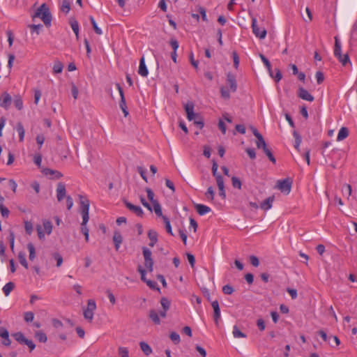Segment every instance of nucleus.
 <instances>
[{"label": "nucleus", "mask_w": 357, "mask_h": 357, "mask_svg": "<svg viewBox=\"0 0 357 357\" xmlns=\"http://www.w3.org/2000/svg\"><path fill=\"white\" fill-rule=\"evenodd\" d=\"M79 204H80V213L82 216V222L81 223V232L84 235L85 240L86 242L89 241V231L86 227V223L89 219V200L83 195H79Z\"/></svg>", "instance_id": "1"}, {"label": "nucleus", "mask_w": 357, "mask_h": 357, "mask_svg": "<svg viewBox=\"0 0 357 357\" xmlns=\"http://www.w3.org/2000/svg\"><path fill=\"white\" fill-rule=\"evenodd\" d=\"M35 17L40 18L47 26H50L52 17L50 9L46 3H43L36 10L34 15H33V18Z\"/></svg>", "instance_id": "2"}, {"label": "nucleus", "mask_w": 357, "mask_h": 357, "mask_svg": "<svg viewBox=\"0 0 357 357\" xmlns=\"http://www.w3.org/2000/svg\"><path fill=\"white\" fill-rule=\"evenodd\" d=\"M342 47L341 43L340 42L339 38L337 36L335 37V47H334V56L337 58L339 61L342 64V66H346L347 63H351L349 55L345 54L344 55L342 54Z\"/></svg>", "instance_id": "3"}, {"label": "nucleus", "mask_w": 357, "mask_h": 357, "mask_svg": "<svg viewBox=\"0 0 357 357\" xmlns=\"http://www.w3.org/2000/svg\"><path fill=\"white\" fill-rule=\"evenodd\" d=\"M142 254L144 259V266L149 272L153 270V259L151 251L146 247H142Z\"/></svg>", "instance_id": "4"}, {"label": "nucleus", "mask_w": 357, "mask_h": 357, "mask_svg": "<svg viewBox=\"0 0 357 357\" xmlns=\"http://www.w3.org/2000/svg\"><path fill=\"white\" fill-rule=\"evenodd\" d=\"M292 180L289 178L278 180L276 188L285 195H289L291 192Z\"/></svg>", "instance_id": "5"}, {"label": "nucleus", "mask_w": 357, "mask_h": 357, "mask_svg": "<svg viewBox=\"0 0 357 357\" xmlns=\"http://www.w3.org/2000/svg\"><path fill=\"white\" fill-rule=\"evenodd\" d=\"M96 309V304L94 300H88L87 307L84 310V317L89 321L93 319V312Z\"/></svg>", "instance_id": "6"}, {"label": "nucleus", "mask_w": 357, "mask_h": 357, "mask_svg": "<svg viewBox=\"0 0 357 357\" xmlns=\"http://www.w3.org/2000/svg\"><path fill=\"white\" fill-rule=\"evenodd\" d=\"M116 86L119 92L120 96H121V100L119 102V107L121 109L123 114L125 116H127L128 115V111L126 105V102L124 96V93L122 87L121 86L120 84L116 83Z\"/></svg>", "instance_id": "7"}, {"label": "nucleus", "mask_w": 357, "mask_h": 357, "mask_svg": "<svg viewBox=\"0 0 357 357\" xmlns=\"http://www.w3.org/2000/svg\"><path fill=\"white\" fill-rule=\"evenodd\" d=\"M252 29L253 33L260 39H263L266 36V30L264 28H259L257 24V20L252 18Z\"/></svg>", "instance_id": "8"}, {"label": "nucleus", "mask_w": 357, "mask_h": 357, "mask_svg": "<svg viewBox=\"0 0 357 357\" xmlns=\"http://www.w3.org/2000/svg\"><path fill=\"white\" fill-rule=\"evenodd\" d=\"M123 202L128 209H129L130 211L135 213L137 216L141 217V218L143 217L144 211L140 206H135V205L131 204L130 202H129L126 199H123Z\"/></svg>", "instance_id": "9"}, {"label": "nucleus", "mask_w": 357, "mask_h": 357, "mask_svg": "<svg viewBox=\"0 0 357 357\" xmlns=\"http://www.w3.org/2000/svg\"><path fill=\"white\" fill-rule=\"evenodd\" d=\"M12 102V98L7 92H3L0 96V107L7 109Z\"/></svg>", "instance_id": "10"}, {"label": "nucleus", "mask_w": 357, "mask_h": 357, "mask_svg": "<svg viewBox=\"0 0 357 357\" xmlns=\"http://www.w3.org/2000/svg\"><path fill=\"white\" fill-rule=\"evenodd\" d=\"M227 84L229 85L230 91L234 93L237 90V82L235 75L228 73L227 75Z\"/></svg>", "instance_id": "11"}, {"label": "nucleus", "mask_w": 357, "mask_h": 357, "mask_svg": "<svg viewBox=\"0 0 357 357\" xmlns=\"http://www.w3.org/2000/svg\"><path fill=\"white\" fill-rule=\"evenodd\" d=\"M211 306L213 309V319L215 324L218 326L219 319H220V309L219 307V303L217 300L211 301Z\"/></svg>", "instance_id": "12"}, {"label": "nucleus", "mask_w": 357, "mask_h": 357, "mask_svg": "<svg viewBox=\"0 0 357 357\" xmlns=\"http://www.w3.org/2000/svg\"><path fill=\"white\" fill-rule=\"evenodd\" d=\"M66 190L63 183H59L56 188V198L59 202L62 201L66 197Z\"/></svg>", "instance_id": "13"}, {"label": "nucleus", "mask_w": 357, "mask_h": 357, "mask_svg": "<svg viewBox=\"0 0 357 357\" xmlns=\"http://www.w3.org/2000/svg\"><path fill=\"white\" fill-rule=\"evenodd\" d=\"M298 96L303 100L310 102H312L314 100V97L303 87H299L298 91Z\"/></svg>", "instance_id": "14"}, {"label": "nucleus", "mask_w": 357, "mask_h": 357, "mask_svg": "<svg viewBox=\"0 0 357 357\" xmlns=\"http://www.w3.org/2000/svg\"><path fill=\"white\" fill-rule=\"evenodd\" d=\"M42 172L46 176H51L52 178L59 179L63 176L61 172L57 170H53L50 168H44Z\"/></svg>", "instance_id": "15"}, {"label": "nucleus", "mask_w": 357, "mask_h": 357, "mask_svg": "<svg viewBox=\"0 0 357 357\" xmlns=\"http://www.w3.org/2000/svg\"><path fill=\"white\" fill-rule=\"evenodd\" d=\"M138 73L142 77H146L149 74V71L145 63L144 56H142L140 59Z\"/></svg>", "instance_id": "16"}, {"label": "nucleus", "mask_w": 357, "mask_h": 357, "mask_svg": "<svg viewBox=\"0 0 357 357\" xmlns=\"http://www.w3.org/2000/svg\"><path fill=\"white\" fill-rule=\"evenodd\" d=\"M216 182L219 190V195L224 199L226 197V192L225 190L223 177L218 176Z\"/></svg>", "instance_id": "17"}, {"label": "nucleus", "mask_w": 357, "mask_h": 357, "mask_svg": "<svg viewBox=\"0 0 357 357\" xmlns=\"http://www.w3.org/2000/svg\"><path fill=\"white\" fill-rule=\"evenodd\" d=\"M113 241L114 243L115 250L116 251H118L120 248V245L121 244V243L123 241V237H122V235L121 234L120 231H115L114 232Z\"/></svg>", "instance_id": "18"}, {"label": "nucleus", "mask_w": 357, "mask_h": 357, "mask_svg": "<svg viewBox=\"0 0 357 357\" xmlns=\"http://www.w3.org/2000/svg\"><path fill=\"white\" fill-rule=\"evenodd\" d=\"M195 207L200 215H204L211 211L210 207L201 204H195Z\"/></svg>", "instance_id": "19"}, {"label": "nucleus", "mask_w": 357, "mask_h": 357, "mask_svg": "<svg viewBox=\"0 0 357 357\" xmlns=\"http://www.w3.org/2000/svg\"><path fill=\"white\" fill-rule=\"evenodd\" d=\"M148 237L150 240V243L149 245L150 247H153L158 241V234L154 230H149L148 232Z\"/></svg>", "instance_id": "20"}, {"label": "nucleus", "mask_w": 357, "mask_h": 357, "mask_svg": "<svg viewBox=\"0 0 357 357\" xmlns=\"http://www.w3.org/2000/svg\"><path fill=\"white\" fill-rule=\"evenodd\" d=\"M274 196L268 197L260 205L261 209L266 211L272 207V204L274 201Z\"/></svg>", "instance_id": "21"}, {"label": "nucleus", "mask_w": 357, "mask_h": 357, "mask_svg": "<svg viewBox=\"0 0 357 357\" xmlns=\"http://www.w3.org/2000/svg\"><path fill=\"white\" fill-rule=\"evenodd\" d=\"M149 317L155 324L159 325L160 324L158 313L155 310L149 311Z\"/></svg>", "instance_id": "22"}, {"label": "nucleus", "mask_w": 357, "mask_h": 357, "mask_svg": "<svg viewBox=\"0 0 357 357\" xmlns=\"http://www.w3.org/2000/svg\"><path fill=\"white\" fill-rule=\"evenodd\" d=\"M16 130L19 134L20 142H23L24 138L25 130L24 126L21 122H18L16 126Z\"/></svg>", "instance_id": "23"}, {"label": "nucleus", "mask_w": 357, "mask_h": 357, "mask_svg": "<svg viewBox=\"0 0 357 357\" xmlns=\"http://www.w3.org/2000/svg\"><path fill=\"white\" fill-rule=\"evenodd\" d=\"M259 56L261 59V61H263L264 64L266 66L268 71V73L270 75L271 77H273V71H272V68H271V64L270 63V61H268V59L262 54H259Z\"/></svg>", "instance_id": "24"}, {"label": "nucleus", "mask_w": 357, "mask_h": 357, "mask_svg": "<svg viewBox=\"0 0 357 357\" xmlns=\"http://www.w3.org/2000/svg\"><path fill=\"white\" fill-rule=\"evenodd\" d=\"M13 104L18 110H21L23 108V100L21 96L16 95L14 96Z\"/></svg>", "instance_id": "25"}, {"label": "nucleus", "mask_w": 357, "mask_h": 357, "mask_svg": "<svg viewBox=\"0 0 357 357\" xmlns=\"http://www.w3.org/2000/svg\"><path fill=\"white\" fill-rule=\"evenodd\" d=\"M349 135V130L346 127H342L339 130V132L337 134V140L341 141L344 139L346 137H347Z\"/></svg>", "instance_id": "26"}, {"label": "nucleus", "mask_w": 357, "mask_h": 357, "mask_svg": "<svg viewBox=\"0 0 357 357\" xmlns=\"http://www.w3.org/2000/svg\"><path fill=\"white\" fill-rule=\"evenodd\" d=\"M356 32H357V20L354 22L352 26V29L350 33V43L352 44L357 41V38L356 37Z\"/></svg>", "instance_id": "27"}, {"label": "nucleus", "mask_w": 357, "mask_h": 357, "mask_svg": "<svg viewBox=\"0 0 357 357\" xmlns=\"http://www.w3.org/2000/svg\"><path fill=\"white\" fill-rule=\"evenodd\" d=\"M139 346H140L142 351L144 352V354L146 356H149L152 353V349L147 343H146L144 342H141L139 343Z\"/></svg>", "instance_id": "28"}, {"label": "nucleus", "mask_w": 357, "mask_h": 357, "mask_svg": "<svg viewBox=\"0 0 357 357\" xmlns=\"http://www.w3.org/2000/svg\"><path fill=\"white\" fill-rule=\"evenodd\" d=\"M63 65L60 61H55L53 66V73L54 74L61 73L63 70Z\"/></svg>", "instance_id": "29"}, {"label": "nucleus", "mask_w": 357, "mask_h": 357, "mask_svg": "<svg viewBox=\"0 0 357 357\" xmlns=\"http://www.w3.org/2000/svg\"><path fill=\"white\" fill-rule=\"evenodd\" d=\"M27 249L29 252V260H31V261L34 260V259L36 258V250H35V247H34L33 244L32 243H29L27 244Z\"/></svg>", "instance_id": "30"}, {"label": "nucleus", "mask_w": 357, "mask_h": 357, "mask_svg": "<svg viewBox=\"0 0 357 357\" xmlns=\"http://www.w3.org/2000/svg\"><path fill=\"white\" fill-rule=\"evenodd\" d=\"M15 288V284L12 282H9L6 283L4 287H3V291L5 294L6 296H8L10 293Z\"/></svg>", "instance_id": "31"}, {"label": "nucleus", "mask_w": 357, "mask_h": 357, "mask_svg": "<svg viewBox=\"0 0 357 357\" xmlns=\"http://www.w3.org/2000/svg\"><path fill=\"white\" fill-rule=\"evenodd\" d=\"M256 137L257 139V141L256 142V145L258 149H264L266 147H267L266 143L261 134Z\"/></svg>", "instance_id": "32"}, {"label": "nucleus", "mask_w": 357, "mask_h": 357, "mask_svg": "<svg viewBox=\"0 0 357 357\" xmlns=\"http://www.w3.org/2000/svg\"><path fill=\"white\" fill-rule=\"evenodd\" d=\"M293 135L295 138V144H294V147L295 149L297 150V151H299V147H300V145H301V143L302 142V138H301V136L296 131L294 130L293 132Z\"/></svg>", "instance_id": "33"}, {"label": "nucleus", "mask_w": 357, "mask_h": 357, "mask_svg": "<svg viewBox=\"0 0 357 357\" xmlns=\"http://www.w3.org/2000/svg\"><path fill=\"white\" fill-rule=\"evenodd\" d=\"M70 26H71V28H72L73 32L76 35L77 38H78V36H79V24H78L77 21L76 20H75V19H70Z\"/></svg>", "instance_id": "34"}, {"label": "nucleus", "mask_w": 357, "mask_h": 357, "mask_svg": "<svg viewBox=\"0 0 357 357\" xmlns=\"http://www.w3.org/2000/svg\"><path fill=\"white\" fill-rule=\"evenodd\" d=\"M18 259L22 266H23L26 269L29 268V265L24 252H20L18 253Z\"/></svg>", "instance_id": "35"}, {"label": "nucleus", "mask_w": 357, "mask_h": 357, "mask_svg": "<svg viewBox=\"0 0 357 357\" xmlns=\"http://www.w3.org/2000/svg\"><path fill=\"white\" fill-rule=\"evenodd\" d=\"M152 204H153V210H154L155 215L157 216L161 217L162 218V216H164V215H162L161 206L159 204V202H154V203H153Z\"/></svg>", "instance_id": "36"}, {"label": "nucleus", "mask_w": 357, "mask_h": 357, "mask_svg": "<svg viewBox=\"0 0 357 357\" xmlns=\"http://www.w3.org/2000/svg\"><path fill=\"white\" fill-rule=\"evenodd\" d=\"M162 220L165 223L167 232L173 236L174 234L172 232V226L169 218L167 216H162Z\"/></svg>", "instance_id": "37"}, {"label": "nucleus", "mask_w": 357, "mask_h": 357, "mask_svg": "<svg viewBox=\"0 0 357 357\" xmlns=\"http://www.w3.org/2000/svg\"><path fill=\"white\" fill-rule=\"evenodd\" d=\"M13 336L14 337L15 340L20 344H24V342L27 339L24 337V334L21 332H17V333H14V334H13Z\"/></svg>", "instance_id": "38"}, {"label": "nucleus", "mask_w": 357, "mask_h": 357, "mask_svg": "<svg viewBox=\"0 0 357 357\" xmlns=\"http://www.w3.org/2000/svg\"><path fill=\"white\" fill-rule=\"evenodd\" d=\"M52 257L56 260V266L60 267L63 263V257L59 252H53L51 254Z\"/></svg>", "instance_id": "39"}, {"label": "nucleus", "mask_w": 357, "mask_h": 357, "mask_svg": "<svg viewBox=\"0 0 357 357\" xmlns=\"http://www.w3.org/2000/svg\"><path fill=\"white\" fill-rule=\"evenodd\" d=\"M35 337L40 342H46L47 340L46 334L43 331L36 332Z\"/></svg>", "instance_id": "40"}, {"label": "nucleus", "mask_w": 357, "mask_h": 357, "mask_svg": "<svg viewBox=\"0 0 357 357\" xmlns=\"http://www.w3.org/2000/svg\"><path fill=\"white\" fill-rule=\"evenodd\" d=\"M61 11L65 13H68L70 10V3L68 0H63L62 5L61 7Z\"/></svg>", "instance_id": "41"}, {"label": "nucleus", "mask_w": 357, "mask_h": 357, "mask_svg": "<svg viewBox=\"0 0 357 357\" xmlns=\"http://www.w3.org/2000/svg\"><path fill=\"white\" fill-rule=\"evenodd\" d=\"M263 151L267 155L269 160L271 161L273 164H275L276 160H275L274 155H273L271 149L269 148H268V146H267L263 149Z\"/></svg>", "instance_id": "42"}, {"label": "nucleus", "mask_w": 357, "mask_h": 357, "mask_svg": "<svg viewBox=\"0 0 357 357\" xmlns=\"http://www.w3.org/2000/svg\"><path fill=\"white\" fill-rule=\"evenodd\" d=\"M160 304L162 310H168L170 307L171 303L168 298L162 297L160 300Z\"/></svg>", "instance_id": "43"}, {"label": "nucleus", "mask_w": 357, "mask_h": 357, "mask_svg": "<svg viewBox=\"0 0 357 357\" xmlns=\"http://www.w3.org/2000/svg\"><path fill=\"white\" fill-rule=\"evenodd\" d=\"M169 337L174 344H178L181 341L180 335L176 332H172L169 334Z\"/></svg>", "instance_id": "44"}, {"label": "nucleus", "mask_w": 357, "mask_h": 357, "mask_svg": "<svg viewBox=\"0 0 357 357\" xmlns=\"http://www.w3.org/2000/svg\"><path fill=\"white\" fill-rule=\"evenodd\" d=\"M233 335L234 337L238 338V337H246V335L241 332L239 328L236 326H234L233 329Z\"/></svg>", "instance_id": "45"}, {"label": "nucleus", "mask_w": 357, "mask_h": 357, "mask_svg": "<svg viewBox=\"0 0 357 357\" xmlns=\"http://www.w3.org/2000/svg\"><path fill=\"white\" fill-rule=\"evenodd\" d=\"M149 287L153 290H157L160 292V289L158 287L157 283L155 281H152L151 280H147L145 282Z\"/></svg>", "instance_id": "46"}, {"label": "nucleus", "mask_w": 357, "mask_h": 357, "mask_svg": "<svg viewBox=\"0 0 357 357\" xmlns=\"http://www.w3.org/2000/svg\"><path fill=\"white\" fill-rule=\"evenodd\" d=\"M214 190L212 186L208 188L207 191L205 193L206 197L211 201H213L214 199Z\"/></svg>", "instance_id": "47"}, {"label": "nucleus", "mask_w": 357, "mask_h": 357, "mask_svg": "<svg viewBox=\"0 0 357 357\" xmlns=\"http://www.w3.org/2000/svg\"><path fill=\"white\" fill-rule=\"evenodd\" d=\"M89 20L92 24V26H93V28L95 31V32L98 34V35H101L102 34V31L101 29L98 26L94 18L92 17V16H90L89 17Z\"/></svg>", "instance_id": "48"}, {"label": "nucleus", "mask_w": 357, "mask_h": 357, "mask_svg": "<svg viewBox=\"0 0 357 357\" xmlns=\"http://www.w3.org/2000/svg\"><path fill=\"white\" fill-rule=\"evenodd\" d=\"M231 183H232V186L234 188H238V189H241V181H240V179L236 176H233L231 178Z\"/></svg>", "instance_id": "49"}, {"label": "nucleus", "mask_w": 357, "mask_h": 357, "mask_svg": "<svg viewBox=\"0 0 357 357\" xmlns=\"http://www.w3.org/2000/svg\"><path fill=\"white\" fill-rule=\"evenodd\" d=\"M193 121H194V124L196 125L198 128H199V129L203 128V127L204 126V123L203 119L200 116H198Z\"/></svg>", "instance_id": "50"}, {"label": "nucleus", "mask_w": 357, "mask_h": 357, "mask_svg": "<svg viewBox=\"0 0 357 357\" xmlns=\"http://www.w3.org/2000/svg\"><path fill=\"white\" fill-rule=\"evenodd\" d=\"M137 271L141 275V280L143 282H146V281L147 280V279L146 278V269H144L141 265H139L137 267Z\"/></svg>", "instance_id": "51"}, {"label": "nucleus", "mask_w": 357, "mask_h": 357, "mask_svg": "<svg viewBox=\"0 0 357 357\" xmlns=\"http://www.w3.org/2000/svg\"><path fill=\"white\" fill-rule=\"evenodd\" d=\"M146 192L147 193V197H148L149 200L152 204L154 203V202H158V200L154 199V193H153V190L151 188H146Z\"/></svg>", "instance_id": "52"}, {"label": "nucleus", "mask_w": 357, "mask_h": 357, "mask_svg": "<svg viewBox=\"0 0 357 357\" xmlns=\"http://www.w3.org/2000/svg\"><path fill=\"white\" fill-rule=\"evenodd\" d=\"M44 229L47 234H50L52 230V224L50 221L43 222Z\"/></svg>", "instance_id": "53"}, {"label": "nucleus", "mask_w": 357, "mask_h": 357, "mask_svg": "<svg viewBox=\"0 0 357 357\" xmlns=\"http://www.w3.org/2000/svg\"><path fill=\"white\" fill-rule=\"evenodd\" d=\"M29 27L31 29V32H36L37 35L40 33V29L43 28L42 24H29Z\"/></svg>", "instance_id": "54"}, {"label": "nucleus", "mask_w": 357, "mask_h": 357, "mask_svg": "<svg viewBox=\"0 0 357 357\" xmlns=\"http://www.w3.org/2000/svg\"><path fill=\"white\" fill-rule=\"evenodd\" d=\"M218 165L216 162L213 161L212 165V173L215 179H218V176H222L220 174L218 173Z\"/></svg>", "instance_id": "55"}, {"label": "nucleus", "mask_w": 357, "mask_h": 357, "mask_svg": "<svg viewBox=\"0 0 357 357\" xmlns=\"http://www.w3.org/2000/svg\"><path fill=\"white\" fill-rule=\"evenodd\" d=\"M119 354L121 357H130L128 349L126 347H120L119 348Z\"/></svg>", "instance_id": "56"}, {"label": "nucleus", "mask_w": 357, "mask_h": 357, "mask_svg": "<svg viewBox=\"0 0 357 357\" xmlns=\"http://www.w3.org/2000/svg\"><path fill=\"white\" fill-rule=\"evenodd\" d=\"M234 289L233 287L229 284H226L222 287V291L225 294L230 295L234 292Z\"/></svg>", "instance_id": "57"}, {"label": "nucleus", "mask_w": 357, "mask_h": 357, "mask_svg": "<svg viewBox=\"0 0 357 357\" xmlns=\"http://www.w3.org/2000/svg\"><path fill=\"white\" fill-rule=\"evenodd\" d=\"M24 229L26 231V233L29 235H30L32 233L33 231V225L31 222L25 221L24 222Z\"/></svg>", "instance_id": "58"}, {"label": "nucleus", "mask_w": 357, "mask_h": 357, "mask_svg": "<svg viewBox=\"0 0 357 357\" xmlns=\"http://www.w3.org/2000/svg\"><path fill=\"white\" fill-rule=\"evenodd\" d=\"M169 45H171V47H172L173 49V51L174 52H176V50H178V47H179V45H178V42L177 41V40L174 38H172L169 40Z\"/></svg>", "instance_id": "59"}, {"label": "nucleus", "mask_w": 357, "mask_h": 357, "mask_svg": "<svg viewBox=\"0 0 357 357\" xmlns=\"http://www.w3.org/2000/svg\"><path fill=\"white\" fill-rule=\"evenodd\" d=\"M34 314L32 312H26L24 314V321L26 322H31L33 320Z\"/></svg>", "instance_id": "60"}, {"label": "nucleus", "mask_w": 357, "mask_h": 357, "mask_svg": "<svg viewBox=\"0 0 357 357\" xmlns=\"http://www.w3.org/2000/svg\"><path fill=\"white\" fill-rule=\"evenodd\" d=\"M249 259H250V264L253 266H255V267L259 266V260L257 257H256L255 255H251V256H250Z\"/></svg>", "instance_id": "61"}, {"label": "nucleus", "mask_w": 357, "mask_h": 357, "mask_svg": "<svg viewBox=\"0 0 357 357\" xmlns=\"http://www.w3.org/2000/svg\"><path fill=\"white\" fill-rule=\"evenodd\" d=\"M229 91L227 89H225L224 86L220 88V93L222 98L225 99H229L230 98Z\"/></svg>", "instance_id": "62"}, {"label": "nucleus", "mask_w": 357, "mask_h": 357, "mask_svg": "<svg viewBox=\"0 0 357 357\" xmlns=\"http://www.w3.org/2000/svg\"><path fill=\"white\" fill-rule=\"evenodd\" d=\"M0 212L4 218H7L9 215V210L2 203L0 204Z\"/></svg>", "instance_id": "63"}, {"label": "nucleus", "mask_w": 357, "mask_h": 357, "mask_svg": "<svg viewBox=\"0 0 357 357\" xmlns=\"http://www.w3.org/2000/svg\"><path fill=\"white\" fill-rule=\"evenodd\" d=\"M33 162L38 167H40L42 162V155L40 154L35 155L33 157Z\"/></svg>", "instance_id": "64"}]
</instances>
